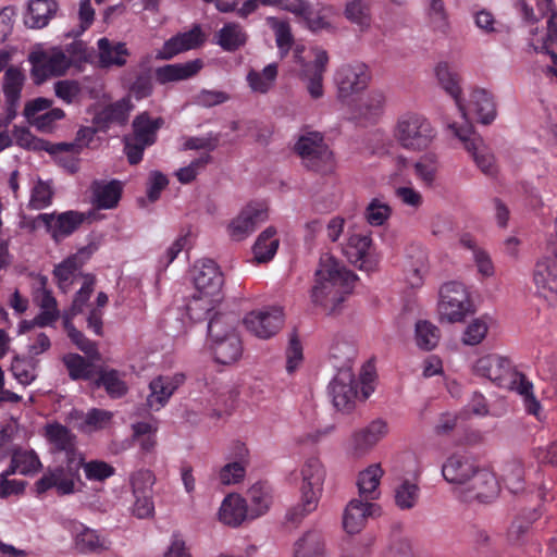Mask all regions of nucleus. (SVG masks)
Returning a JSON list of instances; mask_svg holds the SVG:
<instances>
[{
	"label": "nucleus",
	"mask_w": 557,
	"mask_h": 557,
	"mask_svg": "<svg viewBox=\"0 0 557 557\" xmlns=\"http://www.w3.org/2000/svg\"><path fill=\"white\" fill-rule=\"evenodd\" d=\"M356 280L354 272L333 255L325 252L321 255L314 272L311 300L324 312L334 313L352 292Z\"/></svg>",
	"instance_id": "nucleus-1"
},
{
	"label": "nucleus",
	"mask_w": 557,
	"mask_h": 557,
	"mask_svg": "<svg viewBox=\"0 0 557 557\" xmlns=\"http://www.w3.org/2000/svg\"><path fill=\"white\" fill-rule=\"evenodd\" d=\"M195 294L187 306L191 320L201 321L221 302L223 274L216 263L210 259H202L194 267Z\"/></svg>",
	"instance_id": "nucleus-2"
},
{
	"label": "nucleus",
	"mask_w": 557,
	"mask_h": 557,
	"mask_svg": "<svg viewBox=\"0 0 557 557\" xmlns=\"http://www.w3.org/2000/svg\"><path fill=\"white\" fill-rule=\"evenodd\" d=\"M298 476L300 500L287 513V519L293 522H300L317 510L327 476L326 466L319 455H308L299 465Z\"/></svg>",
	"instance_id": "nucleus-3"
},
{
	"label": "nucleus",
	"mask_w": 557,
	"mask_h": 557,
	"mask_svg": "<svg viewBox=\"0 0 557 557\" xmlns=\"http://www.w3.org/2000/svg\"><path fill=\"white\" fill-rule=\"evenodd\" d=\"M392 135L403 149L420 152L433 144L436 129L422 113L406 111L396 117Z\"/></svg>",
	"instance_id": "nucleus-4"
},
{
	"label": "nucleus",
	"mask_w": 557,
	"mask_h": 557,
	"mask_svg": "<svg viewBox=\"0 0 557 557\" xmlns=\"http://www.w3.org/2000/svg\"><path fill=\"white\" fill-rule=\"evenodd\" d=\"M231 314L216 313L209 320L208 334L214 359L221 364L236 362L243 352L242 342Z\"/></svg>",
	"instance_id": "nucleus-5"
},
{
	"label": "nucleus",
	"mask_w": 557,
	"mask_h": 557,
	"mask_svg": "<svg viewBox=\"0 0 557 557\" xmlns=\"http://www.w3.org/2000/svg\"><path fill=\"white\" fill-rule=\"evenodd\" d=\"M72 48H74L73 44L66 49L44 44L36 45L28 55L34 82L41 84L50 77L65 74L72 65V59L67 54Z\"/></svg>",
	"instance_id": "nucleus-6"
},
{
	"label": "nucleus",
	"mask_w": 557,
	"mask_h": 557,
	"mask_svg": "<svg viewBox=\"0 0 557 557\" xmlns=\"http://www.w3.org/2000/svg\"><path fill=\"white\" fill-rule=\"evenodd\" d=\"M295 151L302 165L321 174L332 173L335 169L333 152L319 132H305L295 144Z\"/></svg>",
	"instance_id": "nucleus-7"
},
{
	"label": "nucleus",
	"mask_w": 557,
	"mask_h": 557,
	"mask_svg": "<svg viewBox=\"0 0 557 557\" xmlns=\"http://www.w3.org/2000/svg\"><path fill=\"white\" fill-rule=\"evenodd\" d=\"M472 370L474 374L509 391L525 376L515 368L509 358L498 354L479 357L473 362Z\"/></svg>",
	"instance_id": "nucleus-8"
},
{
	"label": "nucleus",
	"mask_w": 557,
	"mask_h": 557,
	"mask_svg": "<svg viewBox=\"0 0 557 557\" xmlns=\"http://www.w3.org/2000/svg\"><path fill=\"white\" fill-rule=\"evenodd\" d=\"M440 320L447 323L462 322L472 312V301L460 282H447L440 288L437 305Z\"/></svg>",
	"instance_id": "nucleus-9"
},
{
	"label": "nucleus",
	"mask_w": 557,
	"mask_h": 557,
	"mask_svg": "<svg viewBox=\"0 0 557 557\" xmlns=\"http://www.w3.org/2000/svg\"><path fill=\"white\" fill-rule=\"evenodd\" d=\"M342 252L351 264L366 272L376 270L381 261L372 236L364 232L349 233L342 244Z\"/></svg>",
	"instance_id": "nucleus-10"
},
{
	"label": "nucleus",
	"mask_w": 557,
	"mask_h": 557,
	"mask_svg": "<svg viewBox=\"0 0 557 557\" xmlns=\"http://www.w3.org/2000/svg\"><path fill=\"white\" fill-rule=\"evenodd\" d=\"M370 81V70L364 63L356 62L342 65L334 75L338 100L348 104L355 95L367 89Z\"/></svg>",
	"instance_id": "nucleus-11"
},
{
	"label": "nucleus",
	"mask_w": 557,
	"mask_h": 557,
	"mask_svg": "<svg viewBox=\"0 0 557 557\" xmlns=\"http://www.w3.org/2000/svg\"><path fill=\"white\" fill-rule=\"evenodd\" d=\"M85 219V213L74 210L60 213H40L33 219L32 228H45L51 238L59 243L72 235L83 224Z\"/></svg>",
	"instance_id": "nucleus-12"
},
{
	"label": "nucleus",
	"mask_w": 557,
	"mask_h": 557,
	"mask_svg": "<svg viewBox=\"0 0 557 557\" xmlns=\"http://www.w3.org/2000/svg\"><path fill=\"white\" fill-rule=\"evenodd\" d=\"M388 424L382 419L371 421L354 431L345 442V451L351 458H361L388 434Z\"/></svg>",
	"instance_id": "nucleus-13"
},
{
	"label": "nucleus",
	"mask_w": 557,
	"mask_h": 557,
	"mask_svg": "<svg viewBox=\"0 0 557 557\" xmlns=\"http://www.w3.org/2000/svg\"><path fill=\"white\" fill-rule=\"evenodd\" d=\"M284 313L278 307H264L248 312L243 324L253 336L268 339L274 336L283 326Z\"/></svg>",
	"instance_id": "nucleus-14"
},
{
	"label": "nucleus",
	"mask_w": 557,
	"mask_h": 557,
	"mask_svg": "<svg viewBox=\"0 0 557 557\" xmlns=\"http://www.w3.org/2000/svg\"><path fill=\"white\" fill-rule=\"evenodd\" d=\"M329 393L337 410L350 411L359 398V380L352 370L345 368L336 372L329 385Z\"/></svg>",
	"instance_id": "nucleus-15"
},
{
	"label": "nucleus",
	"mask_w": 557,
	"mask_h": 557,
	"mask_svg": "<svg viewBox=\"0 0 557 557\" xmlns=\"http://www.w3.org/2000/svg\"><path fill=\"white\" fill-rule=\"evenodd\" d=\"M463 119L475 117L482 124H490L496 117V106L491 92L482 88L471 90L466 99L456 103Z\"/></svg>",
	"instance_id": "nucleus-16"
},
{
	"label": "nucleus",
	"mask_w": 557,
	"mask_h": 557,
	"mask_svg": "<svg viewBox=\"0 0 557 557\" xmlns=\"http://www.w3.org/2000/svg\"><path fill=\"white\" fill-rule=\"evenodd\" d=\"M499 493V482L495 474L486 468H476L469 483L465 484L459 492L460 497L466 500L490 502Z\"/></svg>",
	"instance_id": "nucleus-17"
},
{
	"label": "nucleus",
	"mask_w": 557,
	"mask_h": 557,
	"mask_svg": "<svg viewBox=\"0 0 557 557\" xmlns=\"http://www.w3.org/2000/svg\"><path fill=\"white\" fill-rule=\"evenodd\" d=\"M268 219L267 208L261 203H249L227 225L228 236L236 242L248 237Z\"/></svg>",
	"instance_id": "nucleus-18"
},
{
	"label": "nucleus",
	"mask_w": 557,
	"mask_h": 557,
	"mask_svg": "<svg viewBox=\"0 0 557 557\" xmlns=\"http://www.w3.org/2000/svg\"><path fill=\"white\" fill-rule=\"evenodd\" d=\"M381 507L376 503L363 498H352L343 512V528L346 533L354 535L361 532L369 518L379 517Z\"/></svg>",
	"instance_id": "nucleus-19"
},
{
	"label": "nucleus",
	"mask_w": 557,
	"mask_h": 557,
	"mask_svg": "<svg viewBox=\"0 0 557 557\" xmlns=\"http://www.w3.org/2000/svg\"><path fill=\"white\" fill-rule=\"evenodd\" d=\"M476 468L478 466L471 457L466 454L456 453L444 461L442 475L459 493L465 484L469 483Z\"/></svg>",
	"instance_id": "nucleus-20"
},
{
	"label": "nucleus",
	"mask_w": 557,
	"mask_h": 557,
	"mask_svg": "<svg viewBox=\"0 0 557 557\" xmlns=\"http://www.w3.org/2000/svg\"><path fill=\"white\" fill-rule=\"evenodd\" d=\"M351 117L358 121L376 122L384 113L386 96L382 90L374 89L346 104Z\"/></svg>",
	"instance_id": "nucleus-21"
},
{
	"label": "nucleus",
	"mask_w": 557,
	"mask_h": 557,
	"mask_svg": "<svg viewBox=\"0 0 557 557\" xmlns=\"http://www.w3.org/2000/svg\"><path fill=\"white\" fill-rule=\"evenodd\" d=\"M325 533L319 528L305 531L293 544L292 557H329Z\"/></svg>",
	"instance_id": "nucleus-22"
},
{
	"label": "nucleus",
	"mask_w": 557,
	"mask_h": 557,
	"mask_svg": "<svg viewBox=\"0 0 557 557\" xmlns=\"http://www.w3.org/2000/svg\"><path fill=\"white\" fill-rule=\"evenodd\" d=\"M313 58L312 64H305L301 69L300 75L307 82V89L313 99H319L323 96V74L329 61L327 53L321 49H311L309 51Z\"/></svg>",
	"instance_id": "nucleus-23"
},
{
	"label": "nucleus",
	"mask_w": 557,
	"mask_h": 557,
	"mask_svg": "<svg viewBox=\"0 0 557 557\" xmlns=\"http://www.w3.org/2000/svg\"><path fill=\"white\" fill-rule=\"evenodd\" d=\"M184 375H160L149 384L150 393L147 397V405L152 410H160L164 407L177 387L183 383Z\"/></svg>",
	"instance_id": "nucleus-24"
},
{
	"label": "nucleus",
	"mask_w": 557,
	"mask_h": 557,
	"mask_svg": "<svg viewBox=\"0 0 557 557\" xmlns=\"http://www.w3.org/2000/svg\"><path fill=\"white\" fill-rule=\"evenodd\" d=\"M75 476L63 467L48 469L45 474L36 482V491L42 494L50 488H55L59 495H70L75 491Z\"/></svg>",
	"instance_id": "nucleus-25"
},
{
	"label": "nucleus",
	"mask_w": 557,
	"mask_h": 557,
	"mask_svg": "<svg viewBox=\"0 0 557 557\" xmlns=\"http://www.w3.org/2000/svg\"><path fill=\"white\" fill-rule=\"evenodd\" d=\"M45 285L46 278H42L40 287L34 294V300L39 307L40 312L33 319V323L39 327L52 325L60 317L57 300Z\"/></svg>",
	"instance_id": "nucleus-26"
},
{
	"label": "nucleus",
	"mask_w": 557,
	"mask_h": 557,
	"mask_svg": "<svg viewBox=\"0 0 557 557\" xmlns=\"http://www.w3.org/2000/svg\"><path fill=\"white\" fill-rule=\"evenodd\" d=\"M75 548L83 554H99L110 548V542L98 531L79 524L74 529Z\"/></svg>",
	"instance_id": "nucleus-27"
},
{
	"label": "nucleus",
	"mask_w": 557,
	"mask_h": 557,
	"mask_svg": "<svg viewBox=\"0 0 557 557\" xmlns=\"http://www.w3.org/2000/svg\"><path fill=\"white\" fill-rule=\"evenodd\" d=\"M99 64L102 67H122L126 64L129 51L126 44L106 37L97 41Z\"/></svg>",
	"instance_id": "nucleus-28"
},
{
	"label": "nucleus",
	"mask_w": 557,
	"mask_h": 557,
	"mask_svg": "<svg viewBox=\"0 0 557 557\" xmlns=\"http://www.w3.org/2000/svg\"><path fill=\"white\" fill-rule=\"evenodd\" d=\"M384 470L380 463H372L359 472L357 486L360 498L373 502L381 496L380 484Z\"/></svg>",
	"instance_id": "nucleus-29"
},
{
	"label": "nucleus",
	"mask_w": 557,
	"mask_h": 557,
	"mask_svg": "<svg viewBox=\"0 0 557 557\" xmlns=\"http://www.w3.org/2000/svg\"><path fill=\"white\" fill-rule=\"evenodd\" d=\"M421 497V488L417 479H400L393 488L394 505L401 511L414 509Z\"/></svg>",
	"instance_id": "nucleus-30"
},
{
	"label": "nucleus",
	"mask_w": 557,
	"mask_h": 557,
	"mask_svg": "<svg viewBox=\"0 0 557 557\" xmlns=\"http://www.w3.org/2000/svg\"><path fill=\"white\" fill-rule=\"evenodd\" d=\"M202 66L203 62L200 59H195L185 63L163 65L156 70V79L160 84L188 79L195 76Z\"/></svg>",
	"instance_id": "nucleus-31"
},
{
	"label": "nucleus",
	"mask_w": 557,
	"mask_h": 557,
	"mask_svg": "<svg viewBox=\"0 0 557 557\" xmlns=\"http://www.w3.org/2000/svg\"><path fill=\"white\" fill-rule=\"evenodd\" d=\"M133 109L131 97L122 98L101 110L94 117V124H97L99 129H107L111 123L124 124Z\"/></svg>",
	"instance_id": "nucleus-32"
},
{
	"label": "nucleus",
	"mask_w": 557,
	"mask_h": 557,
	"mask_svg": "<svg viewBox=\"0 0 557 557\" xmlns=\"http://www.w3.org/2000/svg\"><path fill=\"white\" fill-rule=\"evenodd\" d=\"M12 137L20 147L34 151L46 150L50 153H57L59 151H70L74 148V145L64 143L52 146L42 139L36 138L25 126H14Z\"/></svg>",
	"instance_id": "nucleus-33"
},
{
	"label": "nucleus",
	"mask_w": 557,
	"mask_h": 557,
	"mask_svg": "<svg viewBox=\"0 0 557 557\" xmlns=\"http://www.w3.org/2000/svg\"><path fill=\"white\" fill-rule=\"evenodd\" d=\"M249 515L245 499L239 495H227L219 509V520L230 527L239 525Z\"/></svg>",
	"instance_id": "nucleus-34"
},
{
	"label": "nucleus",
	"mask_w": 557,
	"mask_h": 557,
	"mask_svg": "<svg viewBox=\"0 0 557 557\" xmlns=\"http://www.w3.org/2000/svg\"><path fill=\"white\" fill-rule=\"evenodd\" d=\"M58 3L54 0H32L25 15V25L29 28H42L55 14Z\"/></svg>",
	"instance_id": "nucleus-35"
},
{
	"label": "nucleus",
	"mask_w": 557,
	"mask_h": 557,
	"mask_svg": "<svg viewBox=\"0 0 557 557\" xmlns=\"http://www.w3.org/2000/svg\"><path fill=\"white\" fill-rule=\"evenodd\" d=\"M163 125V119H152L148 113H141L133 121L134 134L132 137L143 143L144 146H151L157 140V133Z\"/></svg>",
	"instance_id": "nucleus-36"
},
{
	"label": "nucleus",
	"mask_w": 557,
	"mask_h": 557,
	"mask_svg": "<svg viewBox=\"0 0 557 557\" xmlns=\"http://www.w3.org/2000/svg\"><path fill=\"white\" fill-rule=\"evenodd\" d=\"M77 414L76 426L83 433L91 434L109 428L112 423L113 412L104 409L92 408L87 412Z\"/></svg>",
	"instance_id": "nucleus-37"
},
{
	"label": "nucleus",
	"mask_w": 557,
	"mask_h": 557,
	"mask_svg": "<svg viewBox=\"0 0 557 557\" xmlns=\"http://www.w3.org/2000/svg\"><path fill=\"white\" fill-rule=\"evenodd\" d=\"M356 356L357 349L354 342L344 337L334 338L330 347V359L337 372L345 368L352 370Z\"/></svg>",
	"instance_id": "nucleus-38"
},
{
	"label": "nucleus",
	"mask_w": 557,
	"mask_h": 557,
	"mask_svg": "<svg viewBox=\"0 0 557 557\" xmlns=\"http://www.w3.org/2000/svg\"><path fill=\"white\" fill-rule=\"evenodd\" d=\"M92 203L99 209L114 208L121 198V185L115 182H95L91 186Z\"/></svg>",
	"instance_id": "nucleus-39"
},
{
	"label": "nucleus",
	"mask_w": 557,
	"mask_h": 557,
	"mask_svg": "<svg viewBox=\"0 0 557 557\" xmlns=\"http://www.w3.org/2000/svg\"><path fill=\"white\" fill-rule=\"evenodd\" d=\"M40 468L39 457L33 449H15L12 453L9 472L32 475L38 472Z\"/></svg>",
	"instance_id": "nucleus-40"
},
{
	"label": "nucleus",
	"mask_w": 557,
	"mask_h": 557,
	"mask_svg": "<svg viewBox=\"0 0 557 557\" xmlns=\"http://www.w3.org/2000/svg\"><path fill=\"white\" fill-rule=\"evenodd\" d=\"M494 319L490 314H482L472 319L465 327L461 335V343L466 346H476L487 336Z\"/></svg>",
	"instance_id": "nucleus-41"
},
{
	"label": "nucleus",
	"mask_w": 557,
	"mask_h": 557,
	"mask_svg": "<svg viewBox=\"0 0 557 557\" xmlns=\"http://www.w3.org/2000/svg\"><path fill=\"white\" fill-rule=\"evenodd\" d=\"M247 34L237 23H226L215 35V44L225 51H235L247 41Z\"/></svg>",
	"instance_id": "nucleus-42"
},
{
	"label": "nucleus",
	"mask_w": 557,
	"mask_h": 557,
	"mask_svg": "<svg viewBox=\"0 0 557 557\" xmlns=\"http://www.w3.org/2000/svg\"><path fill=\"white\" fill-rule=\"evenodd\" d=\"M534 283L537 292L544 297L557 294V267L547 261L539 262L534 271Z\"/></svg>",
	"instance_id": "nucleus-43"
},
{
	"label": "nucleus",
	"mask_w": 557,
	"mask_h": 557,
	"mask_svg": "<svg viewBox=\"0 0 557 557\" xmlns=\"http://www.w3.org/2000/svg\"><path fill=\"white\" fill-rule=\"evenodd\" d=\"M133 444L136 443L143 454H149L154 450L157 445L156 434L158 431L157 421H143L132 425Z\"/></svg>",
	"instance_id": "nucleus-44"
},
{
	"label": "nucleus",
	"mask_w": 557,
	"mask_h": 557,
	"mask_svg": "<svg viewBox=\"0 0 557 557\" xmlns=\"http://www.w3.org/2000/svg\"><path fill=\"white\" fill-rule=\"evenodd\" d=\"M277 73L276 63L268 64L262 71L251 70L246 77L248 86L253 92L267 94L273 88Z\"/></svg>",
	"instance_id": "nucleus-45"
},
{
	"label": "nucleus",
	"mask_w": 557,
	"mask_h": 557,
	"mask_svg": "<svg viewBox=\"0 0 557 557\" xmlns=\"http://www.w3.org/2000/svg\"><path fill=\"white\" fill-rule=\"evenodd\" d=\"M280 240L274 227L265 228L253 245V255L257 262L270 261L277 251Z\"/></svg>",
	"instance_id": "nucleus-46"
},
{
	"label": "nucleus",
	"mask_w": 557,
	"mask_h": 557,
	"mask_svg": "<svg viewBox=\"0 0 557 557\" xmlns=\"http://www.w3.org/2000/svg\"><path fill=\"white\" fill-rule=\"evenodd\" d=\"M414 174L421 184L425 187H433L436 183L440 162L435 154H424L413 164Z\"/></svg>",
	"instance_id": "nucleus-47"
},
{
	"label": "nucleus",
	"mask_w": 557,
	"mask_h": 557,
	"mask_svg": "<svg viewBox=\"0 0 557 557\" xmlns=\"http://www.w3.org/2000/svg\"><path fill=\"white\" fill-rule=\"evenodd\" d=\"M45 436L55 450L70 453L74 448L75 436L59 423L47 424Z\"/></svg>",
	"instance_id": "nucleus-48"
},
{
	"label": "nucleus",
	"mask_w": 557,
	"mask_h": 557,
	"mask_svg": "<svg viewBox=\"0 0 557 557\" xmlns=\"http://www.w3.org/2000/svg\"><path fill=\"white\" fill-rule=\"evenodd\" d=\"M500 478L511 493H519L524 488V467L520 460H509L502 467Z\"/></svg>",
	"instance_id": "nucleus-49"
},
{
	"label": "nucleus",
	"mask_w": 557,
	"mask_h": 557,
	"mask_svg": "<svg viewBox=\"0 0 557 557\" xmlns=\"http://www.w3.org/2000/svg\"><path fill=\"white\" fill-rule=\"evenodd\" d=\"M25 75L15 66L7 69L3 76V94L7 103H18L24 85Z\"/></svg>",
	"instance_id": "nucleus-50"
},
{
	"label": "nucleus",
	"mask_w": 557,
	"mask_h": 557,
	"mask_svg": "<svg viewBox=\"0 0 557 557\" xmlns=\"http://www.w3.org/2000/svg\"><path fill=\"white\" fill-rule=\"evenodd\" d=\"M346 18L356 24L361 33L371 27V13L369 5L362 0H348L345 7Z\"/></svg>",
	"instance_id": "nucleus-51"
},
{
	"label": "nucleus",
	"mask_w": 557,
	"mask_h": 557,
	"mask_svg": "<svg viewBox=\"0 0 557 557\" xmlns=\"http://www.w3.org/2000/svg\"><path fill=\"white\" fill-rule=\"evenodd\" d=\"M82 262L79 257L74 255L58 264L53 271L61 289L65 290L79 274Z\"/></svg>",
	"instance_id": "nucleus-52"
},
{
	"label": "nucleus",
	"mask_w": 557,
	"mask_h": 557,
	"mask_svg": "<svg viewBox=\"0 0 557 557\" xmlns=\"http://www.w3.org/2000/svg\"><path fill=\"white\" fill-rule=\"evenodd\" d=\"M267 23L275 34L276 46L281 57L284 58L294 44L290 26L286 21L273 16L268 17Z\"/></svg>",
	"instance_id": "nucleus-53"
},
{
	"label": "nucleus",
	"mask_w": 557,
	"mask_h": 557,
	"mask_svg": "<svg viewBox=\"0 0 557 557\" xmlns=\"http://www.w3.org/2000/svg\"><path fill=\"white\" fill-rule=\"evenodd\" d=\"M239 460L225 465L220 473L219 480L223 485H231L240 482L246 473L247 466V449L240 448Z\"/></svg>",
	"instance_id": "nucleus-54"
},
{
	"label": "nucleus",
	"mask_w": 557,
	"mask_h": 557,
	"mask_svg": "<svg viewBox=\"0 0 557 557\" xmlns=\"http://www.w3.org/2000/svg\"><path fill=\"white\" fill-rule=\"evenodd\" d=\"M63 362L72 380H89L94 375V366L84 357L77 354H67Z\"/></svg>",
	"instance_id": "nucleus-55"
},
{
	"label": "nucleus",
	"mask_w": 557,
	"mask_h": 557,
	"mask_svg": "<svg viewBox=\"0 0 557 557\" xmlns=\"http://www.w3.org/2000/svg\"><path fill=\"white\" fill-rule=\"evenodd\" d=\"M392 207L383 198H373L367 206L364 211L366 221L371 226H382L391 218Z\"/></svg>",
	"instance_id": "nucleus-56"
},
{
	"label": "nucleus",
	"mask_w": 557,
	"mask_h": 557,
	"mask_svg": "<svg viewBox=\"0 0 557 557\" xmlns=\"http://www.w3.org/2000/svg\"><path fill=\"white\" fill-rule=\"evenodd\" d=\"M518 393L523 398L524 409L529 414L534 416L537 420H542V406L533 393V384L524 376L511 389Z\"/></svg>",
	"instance_id": "nucleus-57"
},
{
	"label": "nucleus",
	"mask_w": 557,
	"mask_h": 557,
	"mask_svg": "<svg viewBox=\"0 0 557 557\" xmlns=\"http://www.w3.org/2000/svg\"><path fill=\"white\" fill-rule=\"evenodd\" d=\"M435 74L441 86L454 98L455 102L457 103L461 98V89L458 75L453 72L449 65L445 62L438 63L436 65Z\"/></svg>",
	"instance_id": "nucleus-58"
},
{
	"label": "nucleus",
	"mask_w": 557,
	"mask_h": 557,
	"mask_svg": "<svg viewBox=\"0 0 557 557\" xmlns=\"http://www.w3.org/2000/svg\"><path fill=\"white\" fill-rule=\"evenodd\" d=\"M470 154L472 156L478 168L488 176H494L497 173V165L492 150L482 141L479 146H469Z\"/></svg>",
	"instance_id": "nucleus-59"
},
{
	"label": "nucleus",
	"mask_w": 557,
	"mask_h": 557,
	"mask_svg": "<svg viewBox=\"0 0 557 557\" xmlns=\"http://www.w3.org/2000/svg\"><path fill=\"white\" fill-rule=\"evenodd\" d=\"M440 341V330L429 321H418L416 324V343L423 350H432Z\"/></svg>",
	"instance_id": "nucleus-60"
},
{
	"label": "nucleus",
	"mask_w": 557,
	"mask_h": 557,
	"mask_svg": "<svg viewBox=\"0 0 557 557\" xmlns=\"http://www.w3.org/2000/svg\"><path fill=\"white\" fill-rule=\"evenodd\" d=\"M250 500V517L256 518L263 515L270 507L271 495L261 484H255L248 492Z\"/></svg>",
	"instance_id": "nucleus-61"
},
{
	"label": "nucleus",
	"mask_w": 557,
	"mask_h": 557,
	"mask_svg": "<svg viewBox=\"0 0 557 557\" xmlns=\"http://www.w3.org/2000/svg\"><path fill=\"white\" fill-rule=\"evenodd\" d=\"M53 189L47 182L38 180L30 190L28 206L33 210H42L52 203Z\"/></svg>",
	"instance_id": "nucleus-62"
},
{
	"label": "nucleus",
	"mask_w": 557,
	"mask_h": 557,
	"mask_svg": "<svg viewBox=\"0 0 557 557\" xmlns=\"http://www.w3.org/2000/svg\"><path fill=\"white\" fill-rule=\"evenodd\" d=\"M428 16L433 28L445 34L449 23L443 0H425Z\"/></svg>",
	"instance_id": "nucleus-63"
},
{
	"label": "nucleus",
	"mask_w": 557,
	"mask_h": 557,
	"mask_svg": "<svg viewBox=\"0 0 557 557\" xmlns=\"http://www.w3.org/2000/svg\"><path fill=\"white\" fill-rule=\"evenodd\" d=\"M383 557H416L412 541L407 536H394L386 545Z\"/></svg>",
	"instance_id": "nucleus-64"
}]
</instances>
